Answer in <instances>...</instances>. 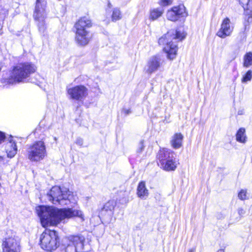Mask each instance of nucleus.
Returning a JSON list of instances; mask_svg holds the SVG:
<instances>
[{"mask_svg":"<svg viewBox=\"0 0 252 252\" xmlns=\"http://www.w3.org/2000/svg\"><path fill=\"white\" fill-rule=\"evenodd\" d=\"M36 211L44 227L57 225L65 219L75 216L83 217L82 211L71 208L58 209L53 206H40L36 208Z\"/></svg>","mask_w":252,"mask_h":252,"instance_id":"f257e3e1","label":"nucleus"},{"mask_svg":"<svg viewBox=\"0 0 252 252\" xmlns=\"http://www.w3.org/2000/svg\"><path fill=\"white\" fill-rule=\"evenodd\" d=\"M36 70L34 64L25 62L19 63L14 66L10 71L7 82L10 84L24 83L30 75Z\"/></svg>","mask_w":252,"mask_h":252,"instance_id":"f03ea898","label":"nucleus"},{"mask_svg":"<svg viewBox=\"0 0 252 252\" xmlns=\"http://www.w3.org/2000/svg\"><path fill=\"white\" fill-rule=\"evenodd\" d=\"M186 34L184 32L171 30L160 37L158 43L164 45V51L167 54V58L170 60L175 58L177 51V46L173 43V40L181 41L185 38Z\"/></svg>","mask_w":252,"mask_h":252,"instance_id":"7ed1b4c3","label":"nucleus"},{"mask_svg":"<svg viewBox=\"0 0 252 252\" xmlns=\"http://www.w3.org/2000/svg\"><path fill=\"white\" fill-rule=\"evenodd\" d=\"M48 200L54 204L68 205L70 203H76L77 197L67 188L55 186L47 194Z\"/></svg>","mask_w":252,"mask_h":252,"instance_id":"20e7f679","label":"nucleus"},{"mask_svg":"<svg viewBox=\"0 0 252 252\" xmlns=\"http://www.w3.org/2000/svg\"><path fill=\"white\" fill-rule=\"evenodd\" d=\"M92 26V21L86 17L80 18L75 23V40L77 44L84 46L89 43L90 38L88 29Z\"/></svg>","mask_w":252,"mask_h":252,"instance_id":"39448f33","label":"nucleus"},{"mask_svg":"<svg viewBox=\"0 0 252 252\" xmlns=\"http://www.w3.org/2000/svg\"><path fill=\"white\" fill-rule=\"evenodd\" d=\"M58 234L55 231L46 229L40 237L41 248L48 252L54 251L58 246Z\"/></svg>","mask_w":252,"mask_h":252,"instance_id":"423d86ee","label":"nucleus"},{"mask_svg":"<svg viewBox=\"0 0 252 252\" xmlns=\"http://www.w3.org/2000/svg\"><path fill=\"white\" fill-rule=\"evenodd\" d=\"M46 146L44 142L38 141L30 146L28 150V158L32 162H39L47 157Z\"/></svg>","mask_w":252,"mask_h":252,"instance_id":"0eeeda50","label":"nucleus"},{"mask_svg":"<svg viewBox=\"0 0 252 252\" xmlns=\"http://www.w3.org/2000/svg\"><path fill=\"white\" fill-rule=\"evenodd\" d=\"M46 1L45 0H36L33 17L36 21L39 31L44 33L46 30L45 19L46 17L45 7Z\"/></svg>","mask_w":252,"mask_h":252,"instance_id":"6e6552de","label":"nucleus"},{"mask_svg":"<svg viewBox=\"0 0 252 252\" xmlns=\"http://www.w3.org/2000/svg\"><path fill=\"white\" fill-rule=\"evenodd\" d=\"M2 249L3 252H20V241L15 232H10V235L3 239Z\"/></svg>","mask_w":252,"mask_h":252,"instance_id":"1a4fd4ad","label":"nucleus"},{"mask_svg":"<svg viewBox=\"0 0 252 252\" xmlns=\"http://www.w3.org/2000/svg\"><path fill=\"white\" fill-rule=\"evenodd\" d=\"M69 244L66 247V252H81L84 247L85 238L81 235H71L68 237Z\"/></svg>","mask_w":252,"mask_h":252,"instance_id":"9d476101","label":"nucleus"},{"mask_svg":"<svg viewBox=\"0 0 252 252\" xmlns=\"http://www.w3.org/2000/svg\"><path fill=\"white\" fill-rule=\"evenodd\" d=\"M67 93L70 99L82 101L88 95V90L83 85H77L67 88Z\"/></svg>","mask_w":252,"mask_h":252,"instance_id":"9b49d317","label":"nucleus"},{"mask_svg":"<svg viewBox=\"0 0 252 252\" xmlns=\"http://www.w3.org/2000/svg\"><path fill=\"white\" fill-rule=\"evenodd\" d=\"M188 13L184 4L174 6L166 12V18L168 20L175 22L182 17L187 16Z\"/></svg>","mask_w":252,"mask_h":252,"instance_id":"f8f14e48","label":"nucleus"},{"mask_svg":"<svg viewBox=\"0 0 252 252\" xmlns=\"http://www.w3.org/2000/svg\"><path fill=\"white\" fill-rule=\"evenodd\" d=\"M233 29V24L231 22L230 20L226 17L222 20L220 28L217 33V35L221 38H225L231 34Z\"/></svg>","mask_w":252,"mask_h":252,"instance_id":"ddd939ff","label":"nucleus"},{"mask_svg":"<svg viewBox=\"0 0 252 252\" xmlns=\"http://www.w3.org/2000/svg\"><path fill=\"white\" fill-rule=\"evenodd\" d=\"M162 64V60L159 56H153L149 59L145 67V70L148 74L157 71Z\"/></svg>","mask_w":252,"mask_h":252,"instance_id":"4468645a","label":"nucleus"},{"mask_svg":"<svg viewBox=\"0 0 252 252\" xmlns=\"http://www.w3.org/2000/svg\"><path fill=\"white\" fill-rule=\"evenodd\" d=\"M244 9L245 22L244 23L245 30L250 23L252 22V0H247L245 3H241Z\"/></svg>","mask_w":252,"mask_h":252,"instance_id":"2eb2a0df","label":"nucleus"},{"mask_svg":"<svg viewBox=\"0 0 252 252\" xmlns=\"http://www.w3.org/2000/svg\"><path fill=\"white\" fill-rule=\"evenodd\" d=\"M5 149L8 158H12L15 156L17 148L13 137H10L8 138L7 142L5 144Z\"/></svg>","mask_w":252,"mask_h":252,"instance_id":"dca6fc26","label":"nucleus"},{"mask_svg":"<svg viewBox=\"0 0 252 252\" xmlns=\"http://www.w3.org/2000/svg\"><path fill=\"white\" fill-rule=\"evenodd\" d=\"M158 157L159 163H161L175 158V154L171 150L162 149L159 150Z\"/></svg>","mask_w":252,"mask_h":252,"instance_id":"f3484780","label":"nucleus"},{"mask_svg":"<svg viewBox=\"0 0 252 252\" xmlns=\"http://www.w3.org/2000/svg\"><path fill=\"white\" fill-rule=\"evenodd\" d=\"M116 205V202L114 200H109L104 205L102 211V212H108V215L110 216L109 219L105 220L106 223H110L112 221L113 210H114Z\"/></svg>","mask_w":252,"mask_h":252,"instance_id":"a211bd4d","label":"nucleus"},{"mask_svg":"<svg viewBox=\"0 0 252 252\" xmlns=\"http://www.w3.org/2000/svg\"><path fill=\"white\" fill-rule=\"evenodd\" d=\"M184 136L181 133L174 134L171 138L170 141L171 146L174 149H179L182 146V142Z\"/></svg>","mask_w":252,"mask_h":252,"instance_id":"6ab92c4d","label":"nucleus"},{"mask_svg":"<svg viewBox=\"0 0 252 252\" xmlns=\"http://www.w3.org/2000/svg\"><path fill=\"white\" fill-rule=\"evenodd\" d=\"M137 195L142 199H146L148 197L149 191L144 182L142 181L139 183L137 189Z\"/></svg>","mask_w":252,"mask_h":252,"instance_id":"aec40b11","label":"nucleus"},{"mask_svg":"<svg viewBox=\"0 0 252 252\" xmlns=\"http://www.w3.org/2000/svg\"><path fill=\"white\" fill-rule=\"evenodd\" d=\"M163 169L166 171L174 170L177 166L178 163L176 158L171 159L169 160L160 163Z\"/></svg>","mask_w":252,"mask_h":252,"instance_id":"412c9836","label":"nucleus"},{"mask_svg":"<svg viewBox=\"0 0 252 252\" xmlns=\"http://www.w3.org/2000/svg\"><path fill=\"white\" fill-rule=\"evenodd\" d=\"M164 12L162 8H155L150 11L149 19L152 21L157 20L160 17Z\"/></svg>","mask_w":252,"mask_h":252,"instance_id":"4be33fe9","label":"nucleus"},{"mask_svg":"<svg viewBox=\"0 0 252 252\" xmlns=\"http://www.w3.org/2000/svg\"><path fill=\"white\" fill-rule=\"evenodd\" d=\"M236 139L237 141L241 143H245L246 142L247 136L244 128L241 127L239 129L236 135Z\"/></svg>","mask_w":252,"mask_h":252,"instance_id":"5701e85b","label":"nucleus"},{"mask_svg":"<svg viewBox=\"0 0 252 252\" xmlns=\"http://www.w3.org/2000/svg\"><path fill=\"white\" fill-rule=\"evenodd\" d=\"M112 12L111 20L113 22H116L122 19V15L120 8H114Z\"/></svg>","mask_w":252,"mask_h":252,"instance_id":"b1692460","label":"nucleus"},{"mask_svg":"<svg viewBox=\"0 0 252 252\" xmlns=\"http://www.w3.org/2000/svg\"><path fill=\"white\" fill-rule=\"evenodd\" d=\"M252 65V52L247 53L243 58V66L249 67Z\"/></svg>","mask_w":252,"mask_h":252,"instance_id":"393cba45","label":"nucleus"},{"mask_svg":"<svg viewBox=\"0 0 252 252\" xmlns=\"http://www.w3.org/2000/svg\"><path fill=\"white\" fill-rule=\"evenodd\" d=\"M252 79V70H249L245 73L242 78L241 82L243 83H246L248 82L251 81Z\"/></svg>","mask_w":252,"mask_h":252,"instance_id":"a878e982","label":"nucleus"},{"mask_svg":"<svg viewBox=\"0 0 252 252\" xmlns=\"http://www.w3.org/2000/svg\"><path fill=\"white\" fill-rule=\"evenodd\" d=\"M8 10L5 8H0V19L4 20L8 15Z\"/></svg>","mask_w":252,"mask_h":252,"instance_id":"bb28decb","label":"nucleus"},{"mask_svg":"<svg viewBox=\"0 0 252 252\" xmlns=\"http://www.w3.org/2000/svg\"><path fill=\"white\" fill-rule=\"evenodd\" d=\"M238 197L241 200H245L247 198V191L244 189H242L238 193Z\"/></svg>","mask_w":252,"mask_h":252,"instance_id":"cd10ccee","label":"nucleus"},{"mask_svg":"<svg viewBox=\"0 0 252 252\" xmlns=\"http://www.w3.org/2000/svg\"><path fill=\"white\" fill-rule=\"evenodd\" d=\"M144 147L145 146L144 145L143 141H141L139 143V147L137 148V153L138 154H141L143 152Z\"/></svg>","mask_w":252,"mask_h":252,"instance_id":"c85d7f7f","label":"nucleus"},{"mask_svg":"<svg viewBox=\"0 0 252 252\" xmlns=\"http://www.w3.org/2000/svg\"><path fill=\"white\" fill-rule=\"evenodd\" d=\"M161 2L163 5H168L171 4L172 0H161Z\"/></svg>","mask_w":252,"mask_h":252,"instance_id":"c756f323","label":"nucleus"},{"mask_svg":"<svg viewBox=\"0 0 252 252\" xmlns=\"http://www.w3.org/2000/svg\"><path fill=\"white\" fill-rule=\"evenodd\" d=\"M5 139V136L4 133L0 131V144L2 143Z\"/></svg>","mask_w":252,"mask_h":252,"instance_id":"7c9ffc66","label":"nucleus"},{"mask_svg":"<svg viewBox=\"0 0 252 252\" xmlns=\"http://www.w3.org/2000/svg\"><path fill=\"white\" fill-rule=\"evenodd\" d=\"M238 214L240 216H243L245 214V211L242 208H239L238 209Z\"/></svg>","mask_w":252,"mask_h":252,"instance_id":"2f4dec72","label":"nucleus"},{"mask_svg":"<svg viewBox=\"0 0 252 252\" xmlns=\"http://www.w3.org/2000/svg\"><path fill=\"white\" fill-rule=\"evenodd\" d=\"M123 112L126 115L131 113L130 109H123Z\"/></svg>","mask_w":252,"mask_h":252,"instance_id":"473e14b6","label":"nucleus"},{"mask_svg":"<svg viewBox=\"0 0 252 252\" xmlns=\"http://www.w3.org/2000/svg\"><path fill=\"white\" fill-rule=\"evenodd\" d=\"M240 3H245L247 1V0H239Z\"/></svg>","mask_w":252,"mask_h":252,"instance_id":"72a5a7b5","label":"nucleus"},{"mask_svg":"<svg viewBox=\"0 0 252 252\" xmlns=\"http://www.w3.org/2000/svg\"><path fill=\"white\" fill-rule=\"evenodd\" d=\"M77 143L80 145H82V140H78Z\"/></svg>","mask_w":252,"mask_h":252,"instance_id":"f704fd0d","label":"nucleus"},{"mask_svg":"<svg viewBox=\"0 0 252 252\" xmlns=\"http://www.w3.org/2000/svg\"><path fill=\"white\" fill-rule=\"evenodd\" d=\"M189 252H195V250L194 249H190Z\"/></svg>","mask_w":252,"mask_h":252,"instance_id":"c9c22d12","label":"nucleus"},{"mask_svg":"<svg viewBox=\"0 0 252 252\" xmlns=\"http://www.w3.org/2000/svg\"><path fill=\"white\" fill-rule=\"evenodd\" d=\"M1 162H3V158L1 156H0V163Z\"/></svg>","mask_w":252,"mask_h":252,"instance_id":"e433bc0d","label":"nucleus"},{"mask_svg":"<svg viewBox=\"0 0 252 252\" xmlns=\"http://www.w3.org/2000/svg\"><path fill=\"white\" fill-rule=\"evenodd\" d=\"M108 7L109 8H111L112 7V4H111V3L110 2H109L108 3Z\"/></svg>","mask_w":252,"mask_h":252,"instance_id":"4c0bfd02","label":"nucleus"},{"mask_svg":"<svg viewBox=\"0 0 252 252\" xmlns=\"http://www.w3.org/2000/svg\"><path fill=\"white\" fill-rule=\"evenodd\" d=\"M217 252H224L223 250L220 249Z\"/></svg>","mask_w":252,"mask_h":252,"instance_id":"58836bf2","label":"nucleus"},{"mask_svg":"<svg viewBox=\"0 0 252 252\" xmlns=\"http://www.w3.org/2000/svg\"><path fill=\"white\" fill-rule=\"evenodd\" d=\"M239 114H241V112H238Z\"/></svg>","mask_w":252,"mask_h":252,"instance_id":"ea45409f","label":"nucleus"},{"mask_svg":"<svg viewBox=\"0 0 252 252\" xmlns=\"http://www.w3.org/2000/svg\"><path fill=\"white\" fill-rule=\"evenodd\" d=\"M239 114H241V112H238Z\"/></svg>","mask_w":252,"mask_h":252,"instance_id":"a19ab883","label":"nucleus"},{"mask_svg":"<svg viewBox=\"0 0 252 252\" xmlns=\"http://www.w3.org/2000/svg\"><path fill=\"white\" fill-rule=\"evenodd\" d=\"M1 67H0V71L1 70Z\"/></svg>","mask_w":252,"mask_h":252,"instance_id":"79ce46f5","label":"nucleus"}]
</instances>
